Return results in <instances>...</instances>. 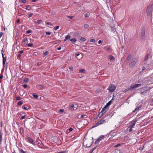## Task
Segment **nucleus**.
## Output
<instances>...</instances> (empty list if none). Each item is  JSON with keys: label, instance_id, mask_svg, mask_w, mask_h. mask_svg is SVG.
<instances>
[{"label": "nucleus", "instance_id": "1", "mask_svg": "<svg viewBox=\"0 0 153 153\" xmlns=\"http://www.w3.org/2000/svg\"><path fill=\"white\" fill-rule=\"evenodd\" d=\"M108 116H105L98 121L97 123L95 124L94 127H96L100 125H102L103 124L108 123Z\"/></svg>", "mask_w": 153, "mask_h": 153}, {"label": "nucleus", "instance_id": "2", "mask_svg": "<svg viewBox=\"0 0 153 153\" xmlns=\"http://www.w3.org/2000/svg\"><path fill=\"white\" fill-rule=\"evenodd\" d=\"M93 141V139L92 137L91 140H84L83 144L86 148L90 147L92 145Z\"/></svg>", "mask_w": 153, "mask_h": 153}, {"label": "nucleus", "instance_id": "3", "mask_svg": "<svg viewBox=\"0 0 153 153\" xmlns=\"http://www.w3.org/2000/svg\"><path fill=\"white\" fill-rule=\"evenodd\" d=\"M138 61V58H135L132 59L129 64V67L131 68L134 67Z\"/></svg>", "mask_w": 153, "mask_h": 153}, {"label": "nucleus", "instance_id": "4", "mask_svg": "<svg viewBox=\"0 0 153 153\" xmlns=\"http://www.w3.org/2000/svg\"><path fill=\"white\" fill-rule=\"evenodd\" d=\"M115 85L113 84H110L109 85L108 90L110 93L113 92L116 89Z\"/></svg>", "mask_w": 153, "mask_h": 153}, {"label": "nucleus", "instance_id": "5", "mask_svg": "<svg viewBox=\"0 0 153 153\" xmlns=\"http://www.w3.org/2000/svg\"><path fill=\"white\" fill-rule=\"evenodd\" d=\"M146 87H144L142 88H141L140 89V94L143 95H145L147 93L148 91V90L145 89Z\"/></svg>", "mask_w": 153, "mask_h": 153}, {"label": "nucleus", "instance_id": "6", "mask_svg": "<svg viewBox=\"0 0 153 153\" xmlns=\"http://www.w3.org/2000/svg\"><path fill=\"white\" fill-rule=\"evenodd\" d=\"M108 108H107V107L106 105L105 106L104 108L102 109V110L101 111V112H99L100 113H102L101 115L99 117V115L98 117H99V118H100L101 117V116L102 115H103V114L105 113L106 112V111H107L106 109L108 110Z\"/></svg>", "mask_w": 153, "mask_h": 153}, {"label": "nucleus", "instance_id": "7", "mask_svg": "<svg viewBox=\"0 0 153 153\" xmlns=\"http://www.w3.org/2000/svg\"><path fill=\"white\" fill-rule=\"evenodd\" d=\"M105 137L104 135H101L100 136L99 138L96 140L95 142V144H97L99 143L100 141L102 139L104 138Z\"/></svg>", "mask_w": 153, "mask_h": 153}, {"label": "nucleus", "instance_id": "8", "mask_svg": "<svg viewBox=\"0 0 153 153\" xmlns=\"http://www.w3.org/2000/svg\"><path fill=\"white\" fill-rule=\"evenodd\" d=\"M140 37L143 39H144L145 37V30L144 29H142L141 30Z\"/></svg>", "mask_w": 153, "mask_h": 153}, {"label": "nucleus", "instance_id": "9", "mask_svg": "<svg viewBox=\"0 0 153 153\" xmlns=\"http://www.w3.org/2000/svg\"><path fill=\"white\" fill-rule=\"evenodd\" d=\"M136 122V120H134L131 122L130 123V125L129 126V128H134Z\"/></svg>", "mask_w": 153, "mask_h": 153}, {"label": "nucleus", "instance_id": "10", "mask_svg": "<svg viewBox=\"0 0 153 153\" xmlns=\"http://www.w3.org/2000/svg\"><path fill=\"white\" fill-rule=\"evenodd\" d=\"M27 140H28V142L29 143H31L33 144H34L35 143H34L33 142V140L30 137H27Z\"/></svg>", "mask_w": 153, "mask_h": 153}, {"label": "nucleus", "instance_id": "11", "mask_svg": "<svg viewBox=\"0 0 153 153\" xmlns=\"http://www.w3.org/2000/svg\"><path fill=\"white\" fill-rule=\"evenodd\" d=\"M147 13L149 16H150L152 14L151 10L150 8H148L147 10Z\"/></svg>", "mask_w": 153, "mask_h": 153}, {"label": "nucleus", "instance_id": "12", "mask_svg": "<svg viewBox=\"0 0 153 153\" xmlns=\"http://www.w3.org/2000/svg\"><path fill=\"white\" fill-rule=\"evenodd\" d=\"M142 85V84H136L134 85H133V88L134 89H135L136 88H137L138 87H140Z\"/></svg>", "mask_w": 153, "mask_h": 153}, {"label": "nucleus", "instance_id": "13", "mask_svg": "<svg viewBox=\"0 0 153 153\" xmlns=\"http://www.w3.org/2000/svg\"><path fill=\"white\" fill-rule=\"evenodd\" d=\"M2 56H3V63L2 64L3 65H5V62L6 60V57H4V55L3 53H2Z\"/></svg>", "mask_w": 153, "mask_h": 153}, {"label": "nucleus", "instance_id": "14", "mask_svg": "<svg viewBox=\"0 0 153 153\" xmlns=\"http://www.w3.org/2000/svg\"><path fill=\"white\" fill-rule=\"evenodd\" d=\"M19 153H29L27 151H24L22 149H19Z\"/></svg>", "mask_w": 153, "mask_h": 153}, {"label": "nucleus", "instance_id": "15", "mask_svg": "<svg viewBox=\"0 0 153 153\" xmlns=\"http://www.w3.org/2000/svg\"><path fill=\"white\" fill-rule=\"evenodd\" d=\"M132 55L131 54H129L126 59V60L127 61L129 60L131 58Z\"/></svg>", "mask_w": 153, "mask_h": 153}, {"label": "nucleus", "instance_id": "16", "mask_svg": "<svg viewBox=\"0 0 153 153\" xmlns=\"http://www.w3.org/2000/svg\"><path fill=\"white\" fill-rule=\"evenodd\" d=\"M134 89L133 88V85H131L130 87H129L128 88L126 89V91H128L130 90H132Z\"/></svg>", "mask_w": 153, "mask_h": 153}, {"label": "nucleus", "instance_id": "17", "mask_svg": "<svg viewBox=\"0 0 153 153\" xmlns=\"http://www.w3.org/2000/svg\"><path fill=\"white\" fill-rule=\"evenodd\" d=\"M70 38H71L70 36L69 35H67V36H65V39H64V41H65L67 39H70Z\"/></svg>", "mask_w": 153, "mask_h": 153}, {"label": "nucleus", "instance_id": "18", "mask_svg": "<svg viewBox=\"0 0 153 153\" xmlns=\"http://www.w3.org/2000/svg\"><path fill=\"white\" fill-rule=\"evenodd\" d=\"M109 58L111 60H115L114 57L112 55L109 56Z\"/></svg>", "mask_w": 153, "mask_h": 153}, {"label": "nucleus", "instance_id": "19", "mask_svg": "<svg viewBox=\"0 0 153 153\" xmlns=\"http://www.w3.org/2000/svg\"><path fill=\"white\" fill-rule=\"evenodd\" d=\"M23 42L25 44H26L28 42V41L27 38H24Z\"/></svg>", "mask_w": 153, "mask_h": 153}, {"label": "nucleus", "instance_id": "20", "mask_svg": "<svg viewBox=\"0 0 153 153\" xmlns=\"http://www.w3.org/2000/svg\"><path fill=\"white\" fill-rule=\"evenodd\" d=\"M141 107V105H140L139 106L137 107L134 110L132 113H133L135 111L138 110Z\"/></svg>", "mask_w": 153, "mask_h": 153}, {"label": "nucleus", "instance_id": "21", "mask_svg": "<svg viewBox=\"0 0 153 153\" xmlns=\"http://www.w3.org/2000/svg\"><path fill=\"white\" fill-rule=\"evenodd\" d=\"M114 95L113 96V97H114ZM113 98H112V100H111L109 101L108 102L107 104H106V106L108 107V105H109L111 104V101L113 99Z\"/></svg>", "mask_w": 153, "mask_h": 153}, {"label": "nucleus", "instance_id": "22", "mask_svg": "<svg viewBox=\"0 0 153 153\" xmlns=\"http://www.w3.org/2000/svg\"><path fill=\"white\" fill-rule=\"evenodd\" d=\"M2 134L1 133V131H0V143H1L2 138Z\"/></svg>", "mask_w": 153, "mask_h": 153}, {"label": "nucleus", "instance_id": "23", "mask_svg": "<svg viewBox=\"0 0 153 153\" xmlns=\"http://www.w3.org/2000/svg\"><path fill=\"white\" fill-rule=\"evenodd\" d=\"M44 86L43 85H40L38 87V89H42L43 88Z\"/></svg>", "mask_w": 153, "mask_h": 153}, {"label": "nucleus", "instance_id": "24", "mask_svg": "<svg viewBox=\"0 0 153 153\" xmlns=\"http://www.w3.org/2000/svg\"><path fill=\"white\" fill-rule=\"evenodd\" d=\"M86 40V39L84 37H81L80 39V40L82 42H83L85 41Z\"/></svg>", "mask_w": 153, "mask_h": 153}, {"label": "nucleus", "instance_id": "25", "mask_svg": "<svg viewBox=\"0 0 153 153\" xmlns=\"http://www.w3.org/2000/svg\"><path fill=\"white\" fill-rule=\"evenodd\" d=\"M76 40L75 38H72L70 40V41L73 42H75Z\"/></svg>", "mask_w": 153, "mask_h": 153}, {"label": "nucleus", "instance_id": "26", "mask_svg": "<svg viewBox=\"0 0 153 153\" xmlns=\"http://www.w3.org/2000/svg\"><path fill=\"white\" fill-rule=\"evenodd\" d=\"M90 16V13H86L84 15V16L85 17H88Z\"/></svg>", "mask_w": 153, "mask_h": 153}, {"label": "nucleus", "instance_id": "27", "mask_svg": "<svg viewBox=\"0 0 153 153\" xmlns=\"http://www.w3.org/2000/svg\"><path fill=\"white\" fill-rule=\"evenodd\" d=\"M23 103V101H19L18 103V104L19 105H22Z\"/></svg>", "mask_w": 153, "mask_h": 153}, {"label": "nucleus", "instance_id": "28", "mask_svg": "<svg viewBox=\"0 0 153 153\" xmlns=\"http://www.w3.org/2000/svg\"><path fill=\"white\" fill-rule=\"evenodd\" d=\"M33 96L35 98H38V96L37 95L36 93H34L33 94Z\"/></svg>", "mask_w": 153, "mask_h": 153}, {"label": "nucleus", "instance_id": "29", "mask_svg": "<svg viewBox=\"0 0 153 153\" xmlns=\"http://www.w3.org/2000/svg\"><path fill=\"white\" fill-rule=\"evenodd\" d=\"M58 153H68L67 151H64L58 152Z\"/></svg>", "mask_w": 153, "mask_h": 153}, {"label": "nucleus", "instance_id": "30", "mask_svg": "<svg viewBox=\"0 0 153 153\" xmlns=\"http://www.w3.org/2000/svg\"><path fill=\"white\" fill-rule=\"evenodd\" d=\"M87 117V116L86 115L82 114L80 116V118H86Z\"/></svg>", "mask_w": 153, "mask_h": 153}, {"label": "nucleus", "instance_id": "31", "mask_svg": "<svg viewBox=\"0 0 153 153\" xmlns=\"http://www.w3.org/2000/svg\"><path fill=\"white\" fill-rule=\"evenodd\" d=\"M48 53V52L46 51L43 53L44 56H46Z\"/></svg>", "mask_w": 153, "mask_h": 153}, {"label": "nucleus", "instance_id": "32", "mask_svg": "<svg viewBox=\"0 0 153 153\" xmlns=\"http://www.w3.org/2000/svg\"><path fill=\"white\" fill-rule=\"evenodd\" d=\"M28 80L29 79L28 78H25L24 80V82L26 83L28 82Z\"/></svg>", "mask_w": 153, "mask_h": 153}, {"label": "nucleus", "instance_id": "33", "mask_svg": "<svg viewBox=\"0 0 153 153\" xmlns=\"http://www.w3.org/2000/svg\"><path fill=\"white\" fill-rule=\"evenodd\" d=\"M89 27V25H88L86 24L84 25V27L85 28H88Z\"/></svg>", "mask_w": 153, "mask_h": 153}, {"label": "nucleus", "instance_id": "34", "mask_svg": "<svg viewBox=\"0 0 153 153\" xmlns=\"http://www.w3.org/2000/svg\"><path fill=\"white\" fill-rule=\"evenodd\" d=\"M95 39H91L90 40V42H95Z\"/></svg>", "mask_w": 153, "mask_h": 153}, {"label": "nucleus", "instance_id": "35", "mask_svg": "<svg viewBox=\"0 0 153 153\" xmlns=\"http://www.w3.org/2000/svg\"><path fill=\"white\" fill-rule=\"evenodd\" d=\"M148 58H149V55H148V54L147 55H146V57L145 58V59H144V60L145 61L147 60H148Z\"/></svg>", "mask_w": 153, "mask_h": 153}, {"label": "nucleus", "instance_id": "36", "mask_svg": "<svg viewBox=\"0 0 153 153\" xmlns=\"http://www.w3.org/2000/svg\"><path fill=\"white\" fill-rule=\"evenodd\" d=\"M59 26H57L56 27H55L53 28V30H57L59 28Z\"/></svg>", "mask_w": 153, "mask_h": 153}, {"label": "nucleus", "instance_id": "37", "mask_svg": "<svg viewBox=\"0 0 153 153\" xmlns=\"http://www.w3.org/2000/svg\"><path fill=\"white\" fill-rule=\"evenodd\" d=\"M79 72L80 73H84L85 70L84 69H81L79 70Z\"/></svg>", "mask_w": 153, "mask_h": 153}, {"label": "nucleus", "instance_id": "38", "mask_svg": "<svg viewBox=\"0 0 153 153\" xmlns=\"http://www.w3.org/2000/svg\"><path fill=\"white\" fill-rule=\"evenodd\" d=\"M144 146H140L139 148V149L140 150H141V151L143 149Z\"/></svg>", "mask_w": 153, "mask_h": 153}, {"label": "nucleus", "instance_id": "39", "mask_svg": "<svg viewBox=\"0 0 153 153\" xmlns=\"http://www.w3.org/2000/svg\"><path fill=\"white\" fill-rule=\"evenodd\" d=\"M33 46V44L32 43L29 44L27 45V46L28 47H32Z\"/></svg>", "mask_w": 153, "mask_h": 153}, {"label": "nucleus", "instance_id": "40", "mask_svg": "<svg viewBox=\"0 0 153 153\" xmlns=\"http://www.w3.org/2000/svg\"><path fill=\"white\" fill-rule=\"evenodd\" d=\"M23 108L25 109V110H27V107L25 106L24 105L23 106ZM29 108H28L27 109V110H28Z\"/></svg>", "mask_w": 153, "mask_h": 153}, {"label": "nucleus", "instance_id": "41", "mask_svg": "<svg viewBox=\"0 0 153 153\" xmlns=\"http://www.w3.org/2000/svg\"><path fill=\"white\" fill-rule=\"evenodd\" d=\"M46 24H47V25H51V26L52 25V24L51 22H47L46 23Z\"/></svg>", "mask_w": 153, "mask_h": 153}, {"label": "nucleus", "instance_id": "42", "mask_svg": "<svg viewBox=\"0 0 153 153\" xmlns=\"http://www.w3.org/2000/svg\"><path fill=\"white\" fill-rule=\"evenodd\" d=\"M21 99V98L20 97H17L16 98V100H19Z\"/></svg>", "mask_w": 153, "mask_h": 153}, {"label": "nucleus", "instance_id": "43", "mask_svg": "<svg viewBox=\"0 0 153 153\" xmlns=\"http://www.w3.org/2000/svg\"><path fill=\"white\" fill-rule=\"evenodd\" d=\"M69 69H70V70L71 71H73L74 70V68L72 67H69Z\"/></svg>", "mask_w": 153, "mask_h": 153}, {"label": "nucleus", "instance_id": "44", "mask_svg": "<svg viewBox=\"0 0 153 153\" xmlns=\"http://www.w3.org/2000/svg\"><path fill=\"white\" fill-rule=\"evenodd\" d=\"M74 105L73 104H72L70 106V108H73L74 107Z\"/></svg>", "mask_w": 153, "mask_h": 153}, {"label": "nucleus", "instance_id": "45", "mask_svg": "<svg viewBox=\"0 0 153 153\" xmlns=\"http://www.w3.org/2000/svg\"><path fill=\"white\" fill-rule=\"evenodd\" d=\"M73 130V129L72 128H70L68 129V130L69 131V132H70L72 131V130Z\"/></svg>", "mask_w": 153, "mask_h": 153}, {"label": "nucleus", "instance_id": "46", "mask_svg": "<svg viewBox=\"0 0 153 153\" xmlns=\"http://www.w3.org/2000/svg\"><path fill=\"white\" fill-rule=\"evenodd\" d=\"M73 16H67V18H69V19H72L73 18Z\"/></svg>", "mask_w": 153, "mask_h": 153}, {"label": "nucleus", "instance_id": "47", "mask_svg": "<svg viewBox=\"0 0 153 153\" xmlns=\"http://www.w3.org/2000/svg\"><path fill=\"white\" fill-rule=\"evenodd\" d=\"M96 147H95L91 151V152L90 153H92V152H93V151L96 149Z\"/></svg>", "mask_w": 153, "mask_h": 153}, {"label": "nucleus", "instance_id": "48", "mask_svg": "<svg viewBox=\"0 0 153 153\" xmlns=\"http://www.w3.org/2000/svg\"><path fill=\"white\" fill-rule=\"evenodd\" d=\"M42 22V21L41 20H37V22L38 23H39V24H40L41 23V22Z\"/></svg>", "mask_w": 153, "mask_h": 153}, {"label": "nucleus", "instance_id": "49", "mask_svg": "<svg viewBox=\"0 0 153 153\" xmlns=\"http://www.w3.org/2000/svg\"><path fill=\"white\" fill-rule=\"evenodd\" d=\"M21 2L23 3H26V0H22Z\"/></svg>", "mask_w": 153, "mask_h": 153}, {"label": "nucleus", "instance_id": "50", "mask_svg": "<svg viewBox=\"0 0 153 153\" xmlns=\"http://www.w3.org/2000/svg\"><path fill=\"white\" fill-rule=\"evenodd\" d=\"M31 30H28L27 31L26 33L27 34H29V33H31Z\"/></svg>", "mask_w": 153, "mask_h": 153}, {"label": "nucleus", "instance_id": "51", "mask_svg": "<svg viewBox=\"0 0 153 153\" xmlns=\"http://www.w3.org/2000/svg\"><path fill=\"white\" fill-rule=\"evenodd\" d=\"M23 86L24 88H26L27 86V85H26V84H24V85H23Z\"/></svg>", "mask_w": 153, "mask_h": 153}, {"label": "nucleus", "instance_id": "52", "mask_svg": "<svg viewBox=\"0 0 153 153\" xmlns=\"http://www.w3.org/2000/svg\"><path fill=\"white\" fill-rule=\"evenodd\" d=\"M64 111V110L60 109L59 110V112H63Z\"/></svg>", "mask_w": 153, "mask_h": 153}, {"label": "nucleus", "instance_id": "53", "mask_svg": "<svg viewBox=\"0 0 153 153\" xmlns=\"http://www.w3.org/2000/svg\"><path fill=\"white\" fill-rule=\"evenodd\" d=\"M46 34L47 35H50L51 34V33L49 32H47L46 33Z\"/></svg>", "mask_w": 153, "mask_h": 153}, {"label": "nucleus", "instance_id": "54", "mask_svg": "<svg viewBox=\"0 0 153 153\" xmlns=\"http://www.w3.org/2000/svg\"><path fill=\"white\" fill-rule=\"evenodd\" d=\"M3 34V33L2 32H1L0 33V38H1V37Z\"/></svg>", "mask_w": 153, "mask_h": 153}, {"label": "nucleus", "instance_id": "55", "mask_svg": "<svg viewBox=\"0 0 153 153\" xmlns=\"http://www.w3.org/2000/svg\"><path fill=\"white\" fill-rule=\"evenodd\" d=\"M129 128V132L131 131H132V128Z\"/></svg>", "mask_w": 153, "mask_h": 153}, {"label": "nucleus", "instance_id": "56", "mask_svg": "<svg viewBox=\"0 0 153 153\" xmlns=\"http://www.w3.org/2000/svg\"><path fill=\"white\" fill-rule=\"evenodd\" d=\"M20 57H21V55L20 54H19L17 56V58L18 59H19L20 58Z\"/></svg>", "mask_w": 153, "mask_h": 153}, {"label": "nucleus", "instance_id": "57", "mask_svg": "<svg viewBox=\"0 0 153 153\" xmlns=\"http://www.w3.org/2000/svg\"><path fill=\"white\" fill-rule=\"evenodd\" d=\"M33 15V14L32 13H31L30 14H29L28 15V17H31Z\"/></svg>", "mask_w": 153, "mask_h": 153}, {"label": "nucleus", "instance_id": "58", "mask_svg": "<svg viewBox=\"0 0 153 153\" xmlns=\"http://www.w3.org/2000/svg\"><path fill=\"white\" fill-rule=\"evenodd\" d=\"M112 30L114 32L116 30L115 28L113 27L112 28Z\"/></svg>", "mask_w": 153, "mask_h": 153}, {"label": "nucleus", "instance_id": "59", "mask_svg": "<svg viewBox=\"0 0 153 153\" xmlns=\"http://www.w3.org/2000/svg\"><path fill=\"white\" fill-rule=\"evenodd\" d=\"M25 118V116H23L22 117L21 119L23 120V119H24Z\"/></svg>", "mask_w": 153, "mask_h": 153}, {"label": "nucleus", "instance_id": "60", "mask_svg": "<svg viewBox=\"0 0 153 153\" xmlns=\"http://www.w3.org/2000/svg\"><path fill=\"white\" fill-rule=\"evenodd\" d=\"M19 53L21 54H22L23 53V50L20 51H19Z\"/></svg>", "mask_w": 153, "mask_h": 153}, {"label": "nucleus", "instance_id": "61", "mask_svg": "<svg viewBox=\"0 0 153 153\" xmlns=\"http://www.w3.org/2000/svg\"><path fill=\"white\" fill-rule=\"evenodd\" d=\"M3 75H1L0 76V79H2L3 78Z\"/></svg>", "mask_w": 153, "mask_h": 153}, {"label": "nucleus", "instance_id": "62", "mask_svg": "<svg viewBox=\"0 0 153 153\" xmlns=\"http://www.w3.org/2000/svg\"><path fill=\"white\" fill-rule=\"evenodd\" d=\"M102 42V41L101 40H100L98 42V44H100V43H101Z\"/></svg>", "mask_w": 153, "mask_h": 153}, {"label": "nucleus", "instance_id": "63", "mask_svg": "<svg viewBox=\"0 0 153 153\" xmlns=\"http://www.w3.org/2000/svg\"><path fill=\"white\" fill-rule=\"evenodd\" d=\"M20 20L19 19H17L16 20V22L17 23H19L20 22Z\"/></svg>", "mask_w": 153, "mask_h": 153}, {"label": "nucleus", "instance_id": "64", "mask_svg": "<svg viewBox=\"0 0 153 153\" xmlns=\"http://www.w3.org/2000/svg\"><path fill=\"white\" fill-rule=\"evenodd\" d=\"M61 49V47H59L57 48V50H60Z\"/></svg>", "mask_w": 153, "mask_h": 153}]
</instances>
